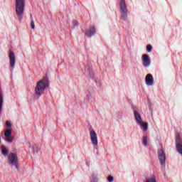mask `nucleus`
Listing matches in <instances>:
<instances>
[{"label":"nucleus","instance_id":"obj_1","mask_svg":"<svg viewBox=\"0 0 182 182\" xmlns=\"http://www.w3.org/2000/svg\"><path fill=\"white\" fill-rule=\"evenodd\" d=\"M48 80L46 79L40 80L37 82L36 89H35V96L37 99H39L42 95H43V92H45V89L48 87Z\"/></svg>","mask_w":182,"mask_h":182},{"label":"nucleus","instance_id":"obj_2","mask_svg":"<svg viewBox=\"0 0 182 182\" xmlns=\"http://www.w3.org/2000/svg\"><path fill=\"white\" fill-rule=\"evenodd\" d=\"M25 12V0H16V14L18 19L23 18Z\"/></svg>","mask_w":182,"mask_h":182},{"label":"nucleus","instance_id":"obj_3","mask_svg":"<svg viewBox=\"0 0 182 182\" xmlns=\"http://www.w3.org/2000/svg\"><path fill=\"white\" fill-rule=\"evenodd\" d=\"M134 115L135 117V120L139 126H141L144 130V132H147L149 129V124H147L146 122H143V119H141V116H140V114L137 111L134 112Z\"/></svg>","mask_w":182,"mask_h":182},{"label":"nucleus","instance_id":"obj_4","mask_svg":"<svg viewBox=\"0 0 182 182\" xmlns=\"http://www.w3.org/2000/svg\"><path fill=\"white\" fill-rule=\"evenodd\" d=\"M8 160L9 166H15L16 168L19 170V167L18 166V156L16 154H10Z\"/></svg>","mask_w":182,"mask_h":182},{"label":"nucleus","instance_id":"obj_5","mask_svg":"<svg viewBox=\"0 0 182 182\" xmlns=\"http://www.w3.org/2000/svg\"><path fill=\"white\" fill-rule=\"evenodd\" d=\"M120 12L122 14V19L127 21V6L124 0H121L120 1Z\"/></svg>","mask_w":182,"mask_h":182},{"label":"nucleus","instance_id":"obj_6","mask_svg":"<svg viewBox=\"0 0 182 182\" xmlns=\"http://www.w3.org/2000/svg\"><path fill=\"white\" fill-rule=\"evenodd\" d=\"M176 144L178 153L182 156V137L180 134H176Z\"/></svg>","mask_w":182,"mask_h":182},{"label":"nucleus","instance_id":"obj_7","mask_svg":"<svg viewBox=\"0 0 182 182\" xmlns=\"http://www.w3.org/2000/svg\"><path fill=\"white\" fill-rule=\"evenodd\" d=\"M158 159L161 166H164V167H165L166 166V153L163 149H160L158 151Z\"/></svg>","mask_w":182,"mask_h":182},{"label":"nucleus","instance_id":"obj_8","mask_svg":"<svg viewBox=\"0 0 182 182\" xmlns=\"http://www.w3.org/2000/svg\"><path fill=\"white\" fill-rule=\"evenodd\" d=\"M9 62H10V66L14 70L15 69V63H16V58L15 57V53L13 51L9 52Z\"/></svg>","mask_w":182,"mask_h":182},{"label":"nucleus","instance_id":"obj_9","mask_svg":"<svg viewBox=\"0 0 182 182\" xmlns=\"http://www.w3.org/2000/svg\"><path fill=\"white\" fill-rule=\"evenodd\" d=\"M141 60L144 68H149V66H150V64L151 63L150 60V57L147 54H144L142 55Z\"/></svg>","mask_w":182,"mask_h":182},{"label":"nucleus","instance_id":"obj_10","mask_svg":"<svg viewBox=\"0 0 182 182\" xmlns=\"http://www.w3.org/2000/svg\"><path fill=\"white\" fill-rule=\"evenodd\" d=\"M90 136L91 139V142L94 146H97V134H96V132L94 130H91L90 132Z\"/></svg>","mask_w":182,"mask_h":182},{"label":"nucleus","instance_id":"obj_11","mask_svg":"<svg viewBox=\"0 0 182 182\" xmlns=\"http://www.w3.org/2000/svg\"><path fill=\"white\" fill-rule=\"evenodd\" d=\"M145 82L146 86H153V85H154V79L153 78V75H146L145 77Z\"/></svg>","mask_w":182,"mask_h":182},{"label":"nucleus","instance_id":"obj_12","mask_svg":"<svg viewBox=\"0 0 182 182\" xmlns=\"http://www.w3.org/2000/svg\"><path fill=\"white\" fill-rule=\"evenodd\" d=\"M96 33V28L95 27H92L90 28V31L85 33V36L87 38H91V36H93Z\"/></svg>","mask_w":182,"mask_h":182},{"label":"nucleus","instance_id":"obj_13","mask_svg":"<svg viewBox=\"0 0 182 182\" xmlns=\"http://www.w3.org/2000/svg\"><path fill=\"white\" fill-rule=\"evenodd\" d=\"M2 105H4V92L0 88V113L2 112Z\"/></svg>","mask_w":182,"mask_h":182},{"label":"nucleus","instance_id":"obj_14","mask_svg":"<svg viewBox=\"0 0 182 182\" xmlns=\"http://www.w3.org/2000/svg\"><path fill=\"white\" fill-rule=\"evenodd\" d=\"M1 154H3L5 157L6 156L8 155V149H6V148H5V146H1Z\"/></svg>","mask_w":182,"mask_h":182},{"label":"nucleus","instance_id":"obj_15","mask_svg":"<svg viewBox=\"0 0 182 182\" xmlns=\"http://www.w3.org/2000/svg\"><path fill=\"white\" fill-rule=\"evenodd\" d=\"M11 134H12V130L11 129H8L4 132L5 137H10Z\"/></svg>","mask_w":182,"mask_h":182},{"label":"nucleus","instance_id":"obj_16","mask_svg":"<svg viewBox=\"0 0 182 182\" xmlns=\"http://www.w3.org/2000/svg\"><path fill=\"white\" fill-rule=\"evenodd\" d=\"M143 145L146 146H149V144L147 143V136H144L143 138Z\"/></svg>","mask_w":182,"mask_h":182},{"label":"nucleus","instance_id":"obj_17","mask_svg":"<svg viewBox=\"0 0 182 182\" xmlns=\"http://www.w3.org/2000/svg\"><path fill=\"white\" fill-rule=\"evenodd\" d=\"M146 182H157V181L156 180V176H154L146 179Z\"/></svg>","mask_w":182,"mask_h":182},{"label":"nucleus","instance_id":"obj_18","mask_svg":"<svg viewBox=\"0 0 182 182\" xmlns=\"http://www.w3.org/2000/svg\"><path fill=\"white\" fill-rule=\"evenodd\" d=\"M146 50H147L148 53H150V52H151V50H153V47L151 45H148L146 46Z\"/></svg>","mask_w":182,"mask_h":182},{"label":"nucleus","instance_id":"obj_19","mask_svg":"<svg viewBox=\"0 0 182 182\" xmlns=\"http://www.w3.org/2000/svg\"><path fill=\"white\" fill-rule=\"evenodd\" d=\"M72 23H73V28H75V26H77V25H78L77 21H76V20H73L72 21Z\"/></svg>","mask_w":182,"mask_h":182},{"label":"nucleus","instance_id":"obj_20","mask_svg":"<svg viewBox=\"0 0 182 182\" xmlns=\"http://www.w3.org/2000/svg\"><path fill=\"white\" fill-rule=\"evenodd\" d=\"M31 29H35V22L33 21V19H31Z\"/></svg>","mask_w":182,"mask_h":182},{"label":"nucleus","instance_id":"obj_21","mask_svg":"<svg viewBox=\"0 0 182 182\" xmlns=\"http://www.w3.org/2000/svg\"><path fill=\"white\" fill-rule=\"evenodd\" d=\"M12 126V124H11V122H9V121H6V127L9 128Z\"/></svg>","mask_w":182,"mask_h":182},{"label":"nucleus","instance_id":"obj_22","mask_svg":"<svg viewBox=\"0 0 182 182\" xmlns=\"http://www.w3.org/2000/svg\"><path fill=\"white\" fill-rule=\"evenodd\" d=\"M113 180H114L113 176H108L109 182H113Z\"/></svg>","mask_w":182,"mask_h":182},{"label":"nucleus","instance_id":"obj_23","mask_svg":"<svg viewBox=\"0 0 182 182\" xmlns=\"http://www.w3.org/2000/svg\"><path fill=\"white\" fill-rule=\"evenodd\" d=\"M7 141H8L9 143H12V142L14 141V138H9V139H7Z\"/></svg>","mask_w":182,"mask_h":182},{"label":"nucleus","instance_id":"obj_24","mask_svg":"<svg viewBox=\"0 0 182 182\" xmlns=\"http://www.w3.org/2000/svg\"><path fill=\"white\" fill-rule=\"evenodd\" d=\"M28 145L29 149H31V142H28Z\"/></svg>","mask_w":182,"mask_h":182}]
</instances>
